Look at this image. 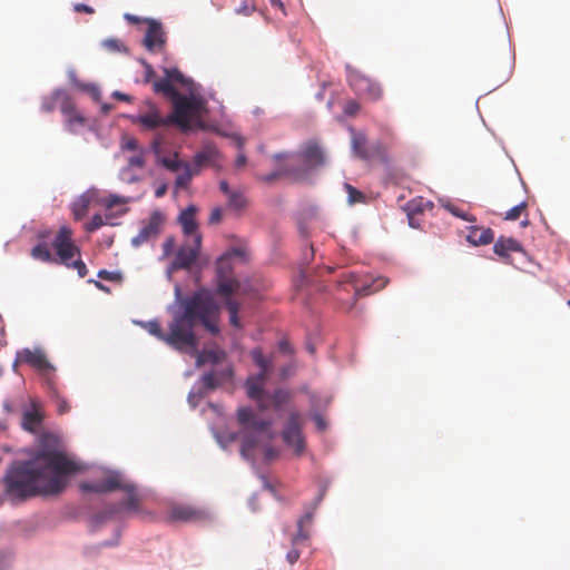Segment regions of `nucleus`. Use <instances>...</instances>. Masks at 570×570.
Returning <instances> with one entry per match:
<instances>
[{"label": "nucleus", "mask_w": 570, "mask_h": 570, "mask_svg": "<svg viewBox=\"0 0 570 570\" xmlns=\"http://www.w3.org/2000/svg\"><path fill=\"white\" fill-rule=\"evenodd\" d=\"M177 173H178V175L176 177L175 186H176V188L181 189V188H187L191 181L193 176L197 175L199 171H197L193 167V165L187 163Z\"/></svg>", "instance_id": "cd10ccee"}, {"label": "nucleus", "mask_w": 570, "mask_h": 570, "mask_svg": "<svg viewBox=\"0 0 570 570\" xmlns=\"http://www.w3.org/2000/svg\"><path fill=\"white\" fill-rule=\"evenodd\" d=\"M234 266L228 255H222L216 262L217 293L230 296L239 289V282L233 276Z\"/></svg>", "instance_id": "0eeeda50"}, {"label": "nucleus", "mask_w": 570, "mask_h": 570, "mask_svg": "<svg viewBox=\"0 0 570 570\" xmlns=\"http://www.w3.org/2000/svg\"><path fill=\"white\" fill-rule=\"evenodd\" d=\"M173 112L168 115L171 125H177L183 130L190 128V121L198 116L203 102L195 96H185L179 94L173 100Z\"/></svg>", "instance_id": "20e7f679"}, {"label": "nucleus", "mask_w": 570, "mask_h": 570, "mask_svg": "<svg viewBox=\"0 0 570 570\" xmlns=\"http://www.w3.org/2000/svg\"><path fill=\"white\" fill-rule=\"evenodd\" d=\"M52 246L58 256L57 261L66 266H70V259L79 254V248L72 240V230L68 226H61L57 232Z\"/></svg>", "instance_id": "1a4fd4ad"}, {"label": "nucleus", "mask_w": 570, "mask_h": 570, "mask_svg": "<svg viewBox=\"0 0 570 570\" xmlns=\"http://www.w3.org/2000/svg\"><path fill=\"white\" fill-rule=\"evenodd\" d=\"M291 394L285 390H276L273 394L266 393V404L268 407H274L275 410H281L284 404L288 402Z\"/></svg>", "instance_id": "c85d7f7f"}, {"label": "nucleus", "mask_w": 570, "mask_h": 570, "mask_svg": "<svg viewBox=\"0 0 570 570\" xmlns=\"http://www.w3.org/2000/svg\"><path fill=\"white\" fill-rule=\"evenodd\" d=\"M145 105L146 110H141L139 115L135 117V124L148 130L171 125L168 120V116H163L160 110L153 102L147 101Z\"/></svg>", "instance_id": "ddd939ff"}, {"label": "nucleus", "mask_w": 570, "mask_h": 570, "mask_svg": "<svg viewBox=\"0 0 570 570\" xmlns=\"http://www.w3.org/2000/svg\"><path fill=\"white\" fill-rule=\"evenodd\" d=\"M449 210L456 217H460L466 222H474L475 218L470 216L469 214L463 213L460 208L455 206H448Z\"/></svg>", "instance_id": "603ef678"}, {"label": "nucleus", "mask_w": 570, "mask_h": 570, "mask_svg": "<svg viewBox=\"0 0 570 570\" xmlns=\"http://www.w3.org/2000/svg\"><path fill=\"white\" fill-rule=\"evenodd\" d=\"M292 161L299 170V178H302L307 171L324 166L325 154L316 141H307L302 146L299 153L291 158L289 163Z\"/></svg>", "instance_id": "39448f33"}, {"label": "nucleus", "mask_w": 570, "mask_h": 570, "mask_svg": "<svg viewBox=\"0 0 570 570\" xmlns=\"http://www.w3.org/2000/svg\"><path fill=\"white\" fill-rule=\"evenodd\" d=\"M23 361L38 370H47L50 367L46 355L41 351L26 350L23 352Z\"/></svg>", "instance_id": "393cba45"}, {"label": "nucleus", "mask_w": 570, "mask_h": 570, "mask_svg": "<svg viewBox=\"0 0 570 570\" xmlns=\"http://www.w3.org/2000/svg\"><path fill=\"white\" fill-rule=\"evenodd\" d=\"M219 188L227 197L234 191V189H230L227 181L225 180L220 181Z\"/></svg>", "instance_id": "338daca9"}, {"label": "nucleus", "mask_w": 570, "mask_h": 570, "mask_svg": "<svg viewBox=\"0 0 570 570\" xmlns=\"http://www.w3.org/2000/svg\"><path fill=\"white\" fill-rule=\"evenodd\" d=\"M217 157V150L213 147H206L202 151L197 153L193 158V167L200 171L202 167L215 161Z\"/></svg>", "instance_id": "a878e982"}, {"label": "nucleus", "mask_w": 570, "mask_h": 570, "mask_svg": "<svg viewBox=\"0 0 570 570\" xmlns=\"http://www.w3.org/2000/svg\"><path fill=\"white\" fill-rule=\"evenodd\" d=\"M284 442L293 448L297 454L304 450V438L302 435V421L297 412H292L286 428L283 431Z\"/></svg>", "instance_id": "4468645a"}, {"label": "nucleus", "mask_w": 570, "mask_h": 570, "mask_svg": "<svg viewBox=\"0 0 570 570\" xmlns=\"http://www.w3.org/2000/svg\"><path fill=\"white\" fill-rule=\"evenodd\" d=\"M128 203V198L118 196V195H109L100 200V204L104 205L107 209H111L117 205H125Z\"/></svg>", "instance_id": "a19ab883"}, {"label": "nucleus", "mask_w": 570, "mask_h": 570, "mask_svg": "<svg viewBox=\"0 0 570 570\" xmlns=\"http://www.w3.org/2000/svg\"><path fill=\"white\" fill-rule=\"evenodd\" d=\"M493 252L497 254L504 263H511V253H522L523 247L521 243L512 237H499L494 245Z\"/></svg>", "instance_id": "aec40b11"}, {"label": "nucleus", "mask_w": 570, "mask_h": 570, "mask_svg": "<svg viewBox=\"0 0 570 570\" xmlns=\"http://www.w3.org/2000/svg\"><path fill=\"white\" fill-rule=\"evenodd\" d=\"M128 485L122 483L121 475L115 472L108 473L100 482L89 483L83 482L80 484V489L83 492L106 493L115 490H124Z\"/></svg>", "instance_id": "2eb2a0df"}, {"label": "nucleus", "mask_w": 570, "mask_h": 570, "mask_svg": "<svg viewBox=\"0 0 570 570\" xmlns=\"http://www.w3.org/2000/svg\"><path fill=\"white\" fill-rule=\"evenodd\" d=\"M105 224H106L105 218L101 215L96 214L92 216L90 222L87 223L86 230L89 233H92V232L99 229L100 227H102Z\"/></svg>", "instance_id": "c03bdc74"}, {"label": "nucleus", "mask_w": 570, "mask_h": 570, "mask_svg": "<svg viewBox=\"0 0 570 570\" xmlns=\"http://www.w3.org/2000/svg\"><path fill=\"white\" fill-rule=\"evenodd\" d=\"M347 81L351 88L362 98L376 101L383 96V89L379 82L347 66Z\"/></svg>", "instance_id": "423d86ee"}, {"label": "nucleus", "mask_w": 570, "mask_h": 570, "mask_svg": "<svg viewBox=\"0 0 570 570\" xmlns=\"http://www.w3.org/2000/svg\"><path fill=\"white\" fill-rule=\"evenodd\" d=\"M30 255L33 259L43 263H58L57 258L51 254L46 242H39L36 246H33Z\"/></svg>", "instance_id": "bb28decb"}, {"label": "nucleus", "mask_w": 570, "mask_h": 570, "mask_svg": "<svg viewBox=\"0 0 570 570\" xmlns=\"http://www.w3.org/2000/svg\"><path fill=\"white\" fill-rule=\"evenodd\" d=\"M154 91L157 94H163L166 97L170 98L173 100L176 96H178L180 92L177 91V89L173 86L171 81L164 77L153 85Z\"/></svg>", "instance_id": "7c9ffc66"}, {"label": "nucleus", "mask_w": 570, "mask_h": 570, "mask_svg": "<svg viewBox=\"0 0 570 570\" xmlns=\"http://www.w3.org/2000/svg\"><path fill=\"white\" fill-rule=\"evenodd\" d=\"M180 312H175L169 324V332L165 333L157 321L144 323L147 332L165 342L177 351L195 350L198 345L194 328L197 324L204 325L210 332L217 328L212 320L218 312V305L213 296L205 291H198L180 299Z\"/></svg>", "instance_id": "f03ea898"}, {"label": "nucleus", "mask_w": 570, "mask_h": 570, "mask_svg": "<svg viewBox=\"0 0 570 570\" xmlns=\"http://www.w3.org/2000/svg\"><path fill=\"white\" fill-rule=\"evenodd\" d=\"M313 519V512L305 513L302 518H299L297 522L298 531L296 535L293 538V544H298L302 541H305L308 538V533L304 530L305 524H309Z\"/></svg>", "instance_id": "f704fd0d"}, {"label": "nucleus", "mask_w": 570, "mask_h": 570, "mask_svg": "<svg viewBox=\"0 0 570 570\" xmlns=\"http://www.w3.org/2000/svg\"><path fill=\"white\" fill-rule=\"evenodd\" d=\"M197 208L194 205L188 206L179 215V223L186 237L194 238L196 235H200L198 232V225L196 223Z\"/></svg>", "instance_id": "412c9836"}, {"label": "nucleus", "mask_w": 570, "mask_h": 570, "mask_svg": "<svg viewBox=\"0 0 570 570\" xmlns=\"http://www.w3.org/2000/svg\"><path fill=\"white\" fill-rule=\"evenodd\" d=\"M73 10L76 12H79V13H88V14H92L95 12L94 8L90 7V6H87L85 3H76L73 6Z\"/></svg>", "instance_id": "bf43d9fd"}, {"label": "nucleus", "mask_w": 570, "mask_h": 570, "mask_svg": "<svg viewBox=\"0 0 570 570\" xmlns=\"http://www.w3.org/2000/svg\"><path fill=\"white\" fill-rule=\"evenodd\" d=\"M202 247V235H196L179 247L171 264L174 269L189 268L198 257Z\"/></svg>", "instance_id": "9b49d317"}, {"label": "nucleus", "mask_w": 570, "mask_h": 570, "mask_svg": "<svg viewBox=\"0 0 570 570\" xmlns=\"http://www.w3.org/2000/svg\"><path fill=\"white\" fill-rule=\"evenodd\" d=\"M224 255H228L230 259H233L234 257L240 258L243 261L246 259V250L240 247L230 248Z\"/></svg>", "instance_id": "09e8293b"}, {"label": "nucleus", "mask_w": 570, "mask_h": 570, "mask_svg": "<svg viewBox=\"0 0 570 570\" xmlns=\"http://www.w3.org/2000/svg\"><path fill=\"white\" fill-rule=\"evenodd\" d=\"M352 132V150L361 159L370 160L377 158L382 161L386 160V151L381 142L367 144L366 136L351 129Z\"/></svg>", "instance_id": "9d476101"}, {"label": "nucleus", "mask_w": 570, "mask_h": 570, "mask_svg": "<svg viewBox=\"0 0 570 570\" xmlns=\"http://www.w3.org/2000/svg\"><path fill=\"white\" fill-rule=\"evenodd\" d=\"M468 240L475 245H488L494 240V233L491 228L471 227L468 234Z\"/></svg>", "instance_id": "b1692460"}, {"label": "nucleus", "mask_w": 570, "mask_h": 570, "mask_svg": "<svg viewBox=\"0 0 570 570\" xmlns=\"http://www.w3.org/2000/svg\"><path fill=\"white\" fill-rule=\"evenodd\" d=\"M145 153L139 150L138 154L132 155L128 158V165L132 168H142L145 166Z\"/></svg>", "instance_id": "a18cd8bd"}, {"label": "nucleus", "mask_w": 570, "mask_h": 570, "mask_svg": "<svg viewBox=\"0 0 570 570\" xmlns=\"http://www.w3.org/2000/svg\"><path fill=\"white\" fill-rule=\"evenodd\" d=\"M151 149L155 153L156 155V161L157 164L161 165L163 167H165L166 169L170 170V171H179L184 165L187 164V161H181L179 158H178V154L175 153L173 155V157H164L161 156V148H160V140L159 139H155L151 144Z\"/></svg>", "instance_id": "4be33fe9"}, {"label": "nucleus", "mask_w": 570, "mask_h": 570, "mask_svg": "<svg viewBox=\"0 0 570 570\" xmlns=\"http://www.w3.org/2000/svg\"><path fill=\"white\" fill-rule=\"evenodd\" d=\"M265 381L266 376L264 374H257L249 376L245 383L248 397L257 401L261 411L268 409L264 391Z\"/></svg>", "instance_id": "6ab92c4d"}, {"label": "nucleus", "mask_w": 570, "mask_h": 570, "mask_svg": "<svg viewBox=\"0 0 570 570\" xmlns=\"http://www.w3.org/2000/svg\"><path fill=\"white\" fill-rule=\"evenodd\" d=\"M345 188L348 193V202L351 204L361 203L365 199L364 194L361 193L360 190H357L356 188H354L352 185L346 184Z\"/></svg>", "instance_id": "37998d69"}, {"label": "nucleus", "mask_w": 570, "mask_h": 570, "mask_svg": "<svg viewBox=\"0 0 570 570\" xmlns=\"http://www.w3.org/2000/svg\"><path fill=\"white\" fill-rule=\"evenodd\" d=\"M358 109H360V105L356 101L351 100L345 105L344 110L347 115L353 116L358 111Z\"/></svg>", "instance_id": "052dcab7"}, {"label": "nucleus", "mask_w": 570, "mask_h": 570, "mask_svg": "<svg viewBox=\"0 0 570 570\" xmlns=\"http://www.w3.org/2000/svg\"><path fill=\"white\" fill-rule=\"evenodd\" d=\"M237 422L240 426V452L244 458L252 459L254 451L259 446H264L266 460H273L278 455L276 449L265 445L275 436L271 429L272 421L257 419L252 409L243 406L237 410Z\"/></svg>", "instance_id": "7ed1b4c3"}, {"label": "nucleus", "mask_w": 570, "mask_h": 570, "mask_svg": "<svg viewBox=\"0 0 570 570\" xmlns=\"http://www.w3.org/2000/svg\"><path fill=\"white\" fill-rule=\"evenodd\" d=\"M250 355L255 364L261 368V372L258 374H264L265 376H267V373L272 366L271 361L264 356L261 348H254L250 352Z\"/></svg>", "instance_id": "c9c22d12"}, {"label": "nucleus", "mask_w": 570, "mask_h": 570, "mask_svg": "<svg viewBox=\"0 0 570 570\" xmlns=\"http://www.w3.org/2000/svg\"><path fill=\"white\" fill-rule=\"evenodd\" d=\"M163 216L154 212L148 222L140 228L139 233L131 239L134 246L138 247L151 238H155L160 232Z\"/></svg>", "instance_id": "a211bd4d"}, {"label": "nucleus", "mask_w": 570, "mask_h": 570, "mask_svg": "<svg viewBox=\"0 0 570 570\" xmlns=\"http://www.w3.org/2000/svg\"><path fill=\"white\" fill-rule=\"evenodd\" d=\"M432 208H433V203L424 199L423 197H416V198L411 199L406 204V207H405V209L407 212V218H409L410 226L419 227V225L415 222V215L422 214L425 210H430Z\"/></svg>", "instance_id": "5701e85b"}, {"label": "nucleus", "mask_w": 570, "mask_h": 570, "mask_svg": "<svg viewBox=\"0 0 570 570\" xmlns=\"http://www.w3.org/2000/svg\"><path fill=\"white\" fill-rule=\"evenodd\" d=\"M102 47L110 52H125L126 47L119 39H106L102 41Z\"/></svg>", "instance_id": "79ce46f5"}, {"label": "nucleus", "mask_w": 570, "mask_h": 570, "mask_svg": "<svg viewBox=\"0 0 570 570\" xmlns=\"http://www.w3.org/2000/svg\"><path fill=\"white\" fill-rule=\"evenodd\" d=\"M122 491H125L127 494L126 499L121 503L109 508L104 513L101 519L111 518L112 515L118 514L122 511H126V512H138L139 511L140 500L136 493L135 487L132 484H128L124 488Z\"/></svg>", "instance_id": "dca6fc26"}, {"label": "nucleus", "mask_w": 570, "mask_h": 570, "mask_svg": "<svg viewBox=\"0 0 570 570\" xmlns=\"http://www.w3.org/2000/svg\"><path fill=\"white\" fill-rule=\"evenodd\" d=\"M227 205L228 208H230L234 212H242L244 210L247 205V198L245 197L244 193L240 190H234L228 197H227Z\"/></svg>", "instance_id": "473e14b6"}, {"label": "nucleus", "mask_w": 570, "mask_h": 570, "mask_svg": "<svg viewBox=\"0 0 570 570\" xmlns=\"http://www.w3.org/2000/svg\"><path fill=\"white\" fill-rule=\"evenodd\" d=\"M42 422V415L37 411H27L23 414L22 425L27 431L35 432Z\"/></svg>", "instance_id": "72a5a7b5"}, {"label": "nucleus", "mask_w": 570, "mask_h": 570, "mask_svg": "<svg viewBox=\"0 0 570 570\" xmlns=\"http://www.w3.org/2000/svg\"><path fill=\"white\" fill-rule=\"evenodd\" d=\"M80 470L81 465L63 451L42 446L30 460L11 465L3 479L6 492L20 500L58 494L66 489L68 476Z\"/></svg>", "instance_id": "f257e3e1"}, {"label": "nucleus", "mask_w": 570, "mask_h": 570, "mask_svg": "<svg viewBox=\"0 0 570 570\" xmlns=\"http://www.w3.org/2000/svg\"><path fill=\"white\" fill-rule=\"evenodd\" d=\"M166 191H167V185L163 184V185H160L159 187L156 188L155 196L157 198H160V197H163L166 194Z\"/></svg>", "instance_id": "774afa93"}, {"label": "nucleus", "mask_w": 570, "mask_h": 570, "mask_svg": "<svg viewBox=\"0 0 570 570\" xmlns=\"http://www.w3.org/2000/svg\"><path fill=\"white\" fill-rule=\"evenodd\" d=\"M168 518L170 521L200 523L209 520L210 514L202 508L178 504L169 510Z\"/></svg>", "instance_id": "f8f14e48"}, {"label": "nucleus", "mask_w": 570, "mask_h": 570, "mask_svg": "<svg viewBox=\"0 0 570 570\" xmlns=\"http://www.w3.org/2000/svg\"><path fill=\"white\" fill-rule=\"evenodd\" d=\"M90 206V198L87 195H81L72 203V214L76 220L82 219L88 213Z\"/></svg>", "instance_id": "2f4dec72"}, {"label": "nucleus", "mask_w": 570, "mask_h": 570, "mask_svg": "<svg viewBox=\"0 0 570 570\" xmlns=\"http://www.w3.org/2000/svg\"><path fill=\"white\" fill-rule=\"evenodd\" d=\"M299 551L295 548L291 549L287 554H286V559L287 561L291 563V564H294L298 559H299Z\"/></svg>", "instance_id": "680f3d73"}, {"label": "nucleus", "mask_w": 570, "mask_h": 570, "mask_svg": "<svg viewBox=\"0 0 570 570\" xmlns=\"http://www.w3.org/2000/svg\"><path fill=\"white\" fill-rule=\"evenodd\" d=\"M225 354L218 350L204 351L197 356V364L202 365L205 363L217 364L224 358Z\"/></svg>", "instance_id": "e433bc0d"}, {"label": "nucleus", "mask_w": 570, "mask_h": 570, "mask_svg": "<svg viewBox=\"0 0 570 570\" xmlns=\"http://www.w3.org/2000/svg\"><path fill=\"white\" fill-rule=\"evenodd\" d=\"M69 267L77 269V273H78L79 277H81V278H83L88 274L87 266L81 259H77V261L70 263Z\"/></svg>", "instance_id": "de8ad7c7"}, {"label": "nucleus", "mask_w": 570, "mask_h": 570, "mask_svg": "<svg viewBox=\"0 0 570 570\" xmlns=\"http://www.w3.org/2000/svg\"><path fill=\"white\" fill-rule=\"evenodd\" d=\"M202 380H203L204 386L208 390H213L217 385L216 377L213 373L205 374Z\"/></svg>", "instance_id": "864d4df0"}, {"label": "nucleus", "mask_w": 570, "mask_h": 570, "mask_svg": "<svg viewBox=\"0 0 570 570\" xmlns=\"http://www.w3.org/2000/svg\"><path fill=\"white\" fill-rule=\"evenodd\" d=\"M385 285H386L385 279L377 278L376 281H374V283L372 285L363 286L362 288L355 287L354 291H355L356 295H368L371 293H374V292H377V291L384 288Z\"/></svg>", "instance_id": "ea45409f"}, {"label": "nucleus", "mask_w": 570, "mask_h": 570, "mask_svg": "<svg viewBox=\"0 0 570 570\" xmlns=\"http://www.w3.org/2000/svg\"><path fill=\"white\" fill-rule=\"evenodd\" d=\"M60 97H62L60 111L63 116L65 127L69 132L77 134L80 128L86 126L87 119L77 109L75 101L66 91L56 90L55 98L58 99Z\"/></svg>", "instance_id": "6e6552de"}, {"label": "nucleus", "mask_w": 570, "mask_h": 570, "mask_svg": "<svg viewBox=\"0 0 570 570\" xmlns=\"http://www.w3.org/2000/svg\"><path fill=\"white\" fill-rule=\"evenodd\" d=\"M528 203L525 200L521 202L517 206L509 209L503 219L505 220H518L523 214L528 216L527 214Z\"/></svg>", "instance_id": "58836bf2"}, {"label": "nucleus", "mask_w": 570, "mask_h": 570, "mask_svg": "<svg viewBox=\"0 0 570 570\" xmlns=\"http://www.w3.org/2000/svg\"><path fill=\"white\" fill-rule=\"evenodd\" d=\"M61 100H62V97L56 99L55 98V94L52 95L51 99L49 101H45L41 106V109L45 111V112H51L55 110L56 108V104L59 102V105H61Z\"/></svg>", "instance_id": "8fccbe9b"}, {"label": "nucleus", "mask_w": 570, "mask_h": 570, "mask_svg": "<svg viewBox=\"0 0 570 570\" xmlns=\"http://www.w3.org/2000/svg\"><path fill=\"white\" fill-rule=\"evenodd\" d=\"M223 212L219 207H216L212 210L209 216L210 224H218L222 220Z\"/></svg>", "instance_id": "13d9d810"}, {"label": "nucleus", "mask_w": 570, "mask_h": 570, "mask_svg": "<svg viewBox=\"0 0 570 570\" xmlns=\"http://www.w3.org/2000/svg\"><path fill=\"white\" fill-rule=\"evenodd\" d=\"M56 405L59 414H65L70 410V405L68 404V402L65 399L60 397L59 395L56 396Z\"/></svg>", "instance_id": "3c124183"}, {"label": "nucleus", "mask_w": 570, "mask_h": 570, "mask_svg": "<svg viewBox=\"0 0 570 570\" xmlns=\"http://www.w3.org/2000/svg\"><path fill=\"white\" fill-rule=\"evenodd\" d=\"M147 30L144 37V45L149 51H159L165 45V32L161 23L154 19H146Z\"/></svg>", "instance_id": "f3484780"}, {"label": "nucleus", "mask_w": 570, "mask_h": 570, "mask_svg": "<svg viewBox=\"0 0 570 570\" xmlns=\"http://www.w3.org/2000/svg\"><path fill=\"white\" fill-rule=\"evenodd\" d=\"M144 66H145V81L149 82L155 77V71L149 63L144 62Z\"/></svg>", "instance_id": "e2e57ef3"}, {"label": "nucleus", "mask_w": 570, "mask_h": 570, "mask_svg": "<svg viewBox=\"0 0 570 570\" xmlns=\"http://www.w3.org/2000/svg\"><path fill=\"white\" fill-rule=\"evenodd\" d=\"M164 71H165V77H167L171 82L175 81V82H179V83H185V77L177 68H171V69L166 68Z\"/></svg>", "instance_id": "49530a36"}, {"label": "nucleus", "mask_w": 570, "mask_h": 570, "mask_svg": "<svg viewBox=\"0 0 570 570\" xmlns=\"http://www.w3.org/2000/svg\"><path fill=\"white\" fill-rule=\"evenodd\" d=\"M253 10H254L253 7H249L246 2H244L239 8L236 9V12L248 16L249 13L253 12Z\"/></svg>", "instance_id": "0e129e2a"}, {"label": "nucleus", "mask_w": 570, "mask_h": 570, "mask_svg": "<svg viewBox=\"0 0 570 570\" xmlns=\"http://www.w3.org/2000/svg\"><path fill=\"white\" fill-rule=\"evenodd\" d=\"M299 170L296 168V166L294 165V161L292 163H288L284 166H282L279 168V170L273 173V174H269V175H266L263 177V180L266 181V183H272L273 180H275L276 178L281 177V176H291V177H294L296 179L299 178Z\"/></svg>", "instance_id": "c756f323"}, {"label": "nucleus", "mask_w": 570, "mask_h": 570, "mask_svg": "<svg viewBox=\"0 0 570 570\" xmlns=\"http://www.w3.org/2000/svg\"><path fill=\"white\" fill-rule=\"evenodd\" d=\"M98 277L101 278V279H106V281H118L120 278V275L118 273H115V272H109V271H106V269H101L98 272Z\"/></svg>", "instance_id": "5fc2aeb1"}, {"label": "nucleus", "mask_w": 570, "mask_h": 570, "mask_svg": "<svg viewBox=\"0 0 570 570\" xmlns=\"http://www.w3.org/2000/svg\"><path fill=\"white\" fill-rule=\"evenodd\" d=\"M225 306L229 313L230 324L235 327H239L240 326V322L238 318L239 304L236 301H234L233 298H230L229 296H227V298L225 301Z\"/></svg>", "instance_id": "4c0bfd02"}, {"label": "nucleus", "mask_w": 570, "mask_h": 570, "mask_svg": "<svg viewBox=\"0 0 570 570\" xmlns=\"http://www.w3.org/2000/svg\"><path fill=\"white\" fill-rule=\"evenodd\" d=\"M176 243L174 237H167L163 244L164 255L168 256L174 250Z\"/></svg>", "instance_id": "6e6d98bb"}, {"label": "nucleus", "mask_w": 570, "mask_h": 570, "mask_svg": "<svg viewBox=\"0 0 570 570\" xmlns=\"http://www.w3.org/2000/svg\"><path fill=\"white\" fill-rule=\"evenodd\" d=\"M50 236H51V230L50 229H43V230H39L37 233V238L40 242H46V239L50 238Z\"/></svg>", "instance_id": "69168bd1"}, {"label": "nucleus", "mask_w": 570, "mask_h": 570, "mask_svg": "<svg viewBox=\"0 0 570 570\" xmlns=\"http://www.w3.org/2000/svg\"><path fill=\"white\" fill-rule=\"evenodd\" d=\"M122 148L131 151H139L138 141L135 138H128L124 141Z\"/></svg>", "instance_id": "4d7b16f0"}]
</instances>
